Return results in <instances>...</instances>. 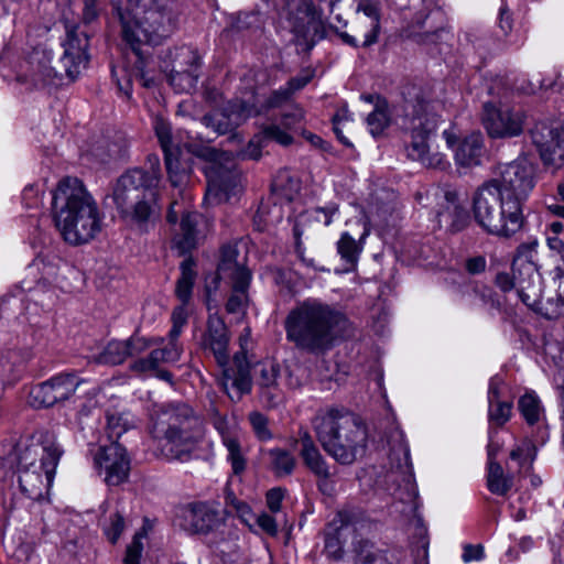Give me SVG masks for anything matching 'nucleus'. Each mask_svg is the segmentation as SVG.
Wrapping results in <instances>:
<instances>
[{
  "label": "nucleus",
  "instance_id": "obj_21",
  "mask_svg": "<svg viewBox=\"0 0 564 564\" xmlns=\"http://www.w3.org/2000/svg\"><path fill=\"white\" fill-rule=\"evenodd\" d=\"M200 57L198 53L188 47L176 51L174 65L169 76L171 86L177 93H191L198 82Z\"/></svg>",
  "mask_w": 564,
  "mask_h": 564
},
{
  "label": "nucleus",
  "instance_id": "obj_64",
  "mask_svg": "<svg viewBox=\"0 0 564 564\" xmlns=\"http://www.w3.org/2000/svg\"><path fill=\"white\" fill-rule=\"evenodd\" d=\"M284 498V491L281 488H272L267 492V505L272 512H278L281 509V503Z\"/></svg>",
  "mask_w": 564,
  "mask_h": 564
},
{
  "label": "nucleus",
  "instance_id": "obj_5",
  "mask_svg": "<svg viewBox=\"0 0 564 564\" xmlns=\"http://www.w3.org/2000/svg\"><path fill=\"white\" fill-rule=\"evenodd\" d=\"M313 427L323 449L340 465H351L366 453L368 432L359 416L329 409L316 415Z\"/></svg>",
  "mask_w": 564,
  "mask_h": 564
},
{
  "label": "nucleus",
  "instance_id": "obj_61",
  "mask_svg": "<svg viewBox=\"0 0 564 564\" xmlns=\"http://www.w3.org/2000/svg\"><path fill=\"white\" fill-rule=\"evenodd\" d=\"M271 209L268 204L261 203L253 218V225L257 230H263L269 223L272 221L270 219Z\"/></svg>",
  "mask_w": 564,
  "mask_h": 564
},
{
  "label": "nucleus",
  "instance_id": "obj_55",
  "mask_svg": "<svg viewBox=\"0 0 564 564\" xmlns=\"http://www.w3.org/2000/svg\"><path fill=\"white\" fill-rule=\"evenodd\" d=\"M262 140H273L276 143L288 147L293 143V137L286 131L282 130L276 124H270L263 128L260 135Z\"/></svg>",
  "mask_w": 564,
  "mask_h": 564
},
{
  "label": "nucleus",
  "instance_id": "obj_34",
  "mask_svg": "<svg viewBox=\"0 0 564 564\" xmlns=\"http://www.w3.org/2000/svg\"><path fill=\"white\" fill-rule=\"evenodd\" d=\"M438 223L445 221L452 227L459 229L460 224L466 220L467 214L459 203V195L455 189L444 192V205L436 214Z\"/></svg>",
  "mask_w": 564,
  "mask_h": 564
},
{
  "label": "nucleus",
  "instance_id": "obj_60",
  "mask_svg": "<svg viewBox=\"0 0 564 564\" xmlns=\"http://www.w3.org/2000/svg\"><path fill=\"white\" fill-rule=\"evenodd\" d=\"M304 119V110L299 106H292L290 110L283 112L282 122L286 128H293Z\"/></svg>",
  "mask_w": 564,
  "mask_h": 564
},
{
  "label": "nucleus",
  "instance_id": "obj_26",
  "mask_svg": "<svg viewBox=\"0 0 564 564\" xmlns=\"http://www.w3.org/2000/svg\"><path fill=\"white\" fill-rule=\"evenodd\" d=\"M297 443L300 445V457L305 467L316 477L329 479L330 471L328 464L308 431H300Z\"/></svg>",
  "mask_w": 564,
  "mask_h": 564
},
{
  "label": "nucleus",
  "instance_id": "obj_22",
  "mask_svg": "<svg viewBox=\"0 0 564 564\" xmlns=\"http://www.w3.org/2000/svg\"><path fill=\"white\" fill-rule=\"evenodd\" d=\"M163 341V338L148 340L139 336H132L127 340H111L95 357V361L100 365L117 366L128 357L140 355L153 344H162Z\"/></svg>",
  "mask_w": 564,
  "mask_h": 564
},
{
  "label": "nucleus",
  "instance_id": "obj_41",
  "mask_svg": "<svg viewBox=\"0 0 564 564\" xmlns=\"http://www.w3.org/2000/svg\"><path fill=\"white\" fill-rule=\"evenodd\" d=\"M238 117L239 115L235 112L227 115L225 111L216 110L205 115L202 122L217 134H225L238 124Z\"/></svg>",
  "mask_w": 564,
  "mask_h": 564
},
{
  "label": "nucleus",
  "instance_id": "obj_19",
  "mask_svg": "<svg viewBox=\"0 0 564 564\" xmlns=\"http://www.w3.org/2000/svg\"><path fill=\"white\" fill-rule=\"evenodd\" d=\"M530 134L543 163L554 170L564 169V127L539 122Z\"/></svg>",
  "mask_w": 564,
  "mask_h": 564
},
{
  "label": "nucleus",
  "instance_id": "obj_31",
  "mask_svg": "<svg viewBox=\"0 0 564 564\" xmlns=\"http://www.w3.org/2000/svg\"><path fill=\"white\" fill-rule=\"evenodd\" d=\"M357 12H362L366 17L365 21L358 23L356 33L362 34L364 46H370L378 40L379 33V11L377 4L372 0H355Z\"/></svg>",
  "mask_w": 564,
  "mask_h": 564
},
{
  "label": "nucleus",
  "instance_id": "obj_16",
  "mask_svg": "<svg viewBox=\"0 0 564 564\" xmlns=\"http://www.w3.org/2000/svg\"><path fill=\"white\" fill-rule=\"evenodd\" d=\"M207 188L205 202L209 205H219L231 202L242 193L240 177L236 170L210 163L205 169Z\"/></svg>",
  "mask_w": 564,
  "mask_h": 564
},
{
  "label": "nucleus",
  "instance_id": "obj_43",
  "mask_svg": "<svg viewBox=\"0 0 564 564\" xmlns=\"http://www.w3.org/2000/svg\"><path fill=\"white\" fill-rule=\"evenodd\" d=\"M166 172L172 186L181 188L187 182V171L178 159V150L164 154Z\"/></svg>",
  "mask_w": 564,
  "mask_h": 564
},
{
  "label": "nucleus",
  "instance_id": "obj_20",
  "mask_svg": "<svg viewBox=\"0 0 564 564\" xmlns=\"http://www.w3.org/2000/svg\"><path fill=\"white\" fill-rule=\"evenodd\" d=\"M95 467L105 474V482L108 486L123 484L130 473V458L126 448L117 441H111L99 449L94 458Z\"/></svg>",
  "mask_w": 564,
  "mask_h": 564
},
{
  "label": "nucleus",
  "instance_id": "obj_58",
  "mask_svg": "<svg viewBox=\"0 0 564 564\" xmlns=\"http://www.w3.org/2000/svg\"><path fill=\"white\" fill-rule=\"evenodd\" d=\"M252 429L260 441H267L272 437V433L268 427V419L261 413H253L249 416Z\"/></svg>",
  "mask_w": 564,
  "mask_h": 564
},
{
  "label": "nucleus",
  "instance_id": "obj_3",
  "mask_svg": "<svg viewBox=\"0 0 564 564\" xmlns=\"http://www.w3.org/2000/svg\"><path fill=\"white\" fill-rule=\"evenodd\" d=\"M347 327L348 319L341 312L316 300L304 301L285 319L288 339L313 354L330 349Z\"/></svg>",
  "mask_w": 564,
  "mask_h": 564
},
{
  "label": "nucleus",
  "instance_id": "obj_23",
  "mask_svg": "<svg viewBox=\"0 0 564 564\" xmlns=\"http://www.w3.org/2000/svg\"><path fill=\"white\" fill-rule=\"evenodd\" d=\"M221 512L205 502H196L186 506L182 510V528L191 533L206 534L220 527Z\"/></svg>",
  "mask_w": 564,
  "mask_h": 564
},
{
  "label": "nucleus",
  "instance_id": "obj_38",
  "mask_svg": "<svg viewBox=\"0 0 564 564\" xmlns=\"http://www.w3.org/2000/svg\"><path fill=\"white\" fill-rule=\"evenodd\" d=\"M513 487V475L506 474L498 462L488 464L487 488L497 496H506Z\"/></svg>",
  "mask_w": 564,
  "mask_h": 564
},
{
  "label": "nucleus",
  "instance_id": "obj_42",
  "mask_svg": "<svg viewBox=\"0 0 564 564\" xmlns=\"http://www.w3.org/2000/svg\"><path fill=\"white\" fill-rule=\"evenodd\" d=\"M489 420L497 426H502L511 415V403L499 399L498 389L490 387L489 394Z\"/></svg>",
  "mask_w": 564,
  "mask_h": 564
},
{
  "label": "nucleus",
  "instance_id": "obj_48",
  "mask_svg": "<svg viewBox=\"0 0 564 564\" xmlns=\"http://www.w3.org/2000/svg\"><path fill=\"white\" fill-rule=\"evenodd\" d=\"M273 468L278 475H290L295 467V458L283 449L270 452Z\"/></svg>",
  "mask_w": 564,
  "mask_h": 564
},
{
  "label": "nucleus",
  "instance_id": "obj_2",
  "mask_svg": "<svg viewBox=\"0 0 564 564\" xmlns=\"http://www.w3.org/2000/svg\"><path fill=\"white\" fill-rule=\"evenodd\" d=\"M401 95L400 126L410 138L405 145L406 156L429 169H447L449 162L446 156L440 152H431L429 145V139L436 132L441 121L436 105L430 100L426 90L415 84L404 85Z\"/></svg>",
  "mask_w": 564,
  "mask_h": 564
},
{
  "label": "nucleus",
  "instance_id": "obj_28",
  "mask_svg": "<svg viewBox=\"0 0 564 564\" xmlns=\"http://www.w3.org/2000/svg\"><path fill=\"white\" fill-rule=\"evenodd\" d=\"M336 212L337 207H317L306 212L302 216L301 220L295 224L293 228V234L295 237V251L299 258L303 261V263H305V265L316 269L314 259H307L304 256V249L302 246L301 237L304 234L305 227L312 221H316L318 224H322L323 226H329L333 216Z\"/></svg>",
  "mask_w": 564,
  "mask_h": 564
},
{
  "label": "nucleus",
  "instance_id": "obj_9",
  "mask_svg": "<svg viewBox=\"0 0 564 564\" xmlns=\"http://www.w3.org/2000/svg\"><path fill=\"white\" fill-rule=\"evenodd\" d=\"M63 454L61 446L46 440L43 446H29L18 453V481L21 491L32 500L43 497L51 486Z\"/></svg>",
  "mask_w": 564,
  "mask_h": 564
},
{
  "label": "nucleus",
  "instance_id": "obj_8",
  "mask_svg": "<svg viewBox=\"0 0 564 564\" xmlns=\"http://www.w3.org/2000/svg\"><path fill=\"white\" fill-rule=\"evenodd\" d=\"M473 215L487 235L502 239L513 237L525 223L523 204L518 198L501 194L495 183H482L475 191Z\"/></svg>",
  "mask_w": 564,
  "mask_h": 564
},
{
  "label": "nucleus",
  "instance_id": "obj_25",
  "mask_svg": "<svg viewBox=\"0 0 564 564\" xmlns=\"http://www.w3.org/2000/svg\"><path fill=\"white\" fill-rule=\"evenodd\" d=\"M224 389L232 401L242 399L247 391V352L241 350L234 356L232 366L224 369Z\"/></svg>",
  "mask_w": 564,
  "mask_h": 564
},
{
  "label": "nucleus",
  "instance_id": "obj_39",
  "mask_svg": "<svg viewBox=\"0 0 564 564\" xmlns=\"http://www.w3.org/2000/svg\"><path fill=\"white\" fill-rule=\"evenodd\" d=\"M468 304L473 308L484 310L488 313L499 311L501 307L497 294L490 288L477 283L468 293Z\"/></svg>",
  "mask_w": 564,
  "mask_h": 564
},
{
  "label": "nucleus",
  "instance_id": "obj_32",
  "mask_svg": "<svg viewBox=\"0 0 564 564\" xmlns=\"http://www.w3.org/2000/svg\"><path fill=\"white\" fill-rule=\"evenodd\" d=\"M61 259L54 254L37 256L28 268V276L36 280V286L45 289L58 274Z\"/></svg>",
  "mask_w": 564,
  "mask_h": 564
},
{
  "label": "nucleus",
  "instance_id": "obj_44",
  "mask_svg": "<svg viewBox=\"0 0 564 564\" xmlns=\"http://www.w3.org/2000/svg\"><path fill=\"white\" fill-rule=\"evenodd\" d=\"M337 251L347 264L355 267L362 251V245L357 242L348 232H343L337 242Z\"/></svg>",
  "mask_w": 564,
  "mask_h": 564
},
{
  "label": "nucleus",
  "instance_id": "obj_30",
  "mask_svg": "<svg viewBox=\"0 0 564 564\" xmlns=\"http://www.w3.org/2000/svg\"><path fill=\"white\" fill-rule=\"evenodd\" d=\"M485 154L484 137L480 132H471L462 139L454 150V159L458 166L474 167L481 164Z\"/></svg>",
  "mask_w": 564,
  "mask_h": 564
},
{
  "label": "nucleus",
  "instance_id": "obj_54",
  "mask_svg": "<svg viewBox=\"0 0 564 564\" xmlns=\"http://www.w3.org/2000/svg\"><path fill=\"white\" fill-rule=\"evenodd\" d=\"M292 96V94L290 93V90L288 89V87L285 86L284 88H280L278 90H274L271 93V95L263 101L262 104V108L261 109H258L256 108V106H253L252 108L249 107V115L254 111V113L259 115L261 113L263 110H268V109H271V108H278L280 107L282 104H284L285 101H288L290 99V97Z\"/></svg>",
  "mask_w": 564,
  "mask_h": 564
},
{
  "label": "nucleus",
  "instance_id": "obj_62",
  "mask_svg": "<svg viewBox=\"0 0 564 564\" xmlns=\"http://www.w3.org/2000/svg\"><path fill=\"white\" fill-rule=\"evenodd\" d=\"M487 261L484 256H475L466 259L465 269L469 274H480L486 270Z\"/></svg>",
  "mask_w": 564,
  "mask_h": 564
},
{
  "label": "nucleus",
  "instance_id": "obj_27",
  "mask_svg": "<svg viewBox=\"0 0 564 564\" xmlns=\"http://www.w3.org/2000/svg\"><path fill=\"white\" fill-rule=\"evenodd\" d=\"M279 365L267 360L256 364L249 369V380H253L262 390L270 405L278 403L280 393L278 390Z\"/></svg>",
  "mask_w": 564,
  "mask_h": 564
},
{
  "label": "nucleus",
  "instance_id": "obj_17",
  "mask_svg": "<svg viewBox=\"0 0 564 564\" xmlns=\"http://www.w3.org/2000/svg\"><path fill=\"white\" fill-rule=\"evenodd\" d=\"M66 37L63 42V55L58 64L69 80H75L89 62L87 53L89 46L88 35L79 31L78 25L65 23Z\"/></svg>",
  "mask_w": 564,
  "mask_h": 564
},
{
  "label": "nucleus",
  "instance_id": "obj_6",
  "mask_svg": "<svg viewBox=\"0 0 564 564\" xmlns=\"http://www.w3.org/2000/svg\"><path fill=\"white\" fill-rule=\"evenodd\" d=\"M152 434L162 442L164 458L185 463L192 459L203 437V421L185 403L167 404L156 413Z\"/></svg>",
  "mask_w": 564,
  "mask_h": 564
},
{
  "label": "nucleus",
  "instance_id": "obj_11",
  "mask_svg": "<svg viewBox=\"0 0 564 564\" xmlns=\"http://www.w3.org/2000/svg\"><path fill=\"white\" fill-rule=\"evenodd\" d=\"M213 424L223 437L232 468V474L228 478L225 489L226 512L237 516L242 523H247L246 492L242 479L246 465L240 444L232 431L234 425L230 424L226 416L216 413L213 416Z\"/></svg>",
  "mask_w": 564,
  "mask_h": 564
},
{
  "label": "nucleus",
  "instance_id": "obj_36",
  "mask_svg": "<svg viewBox=\"0 0 564 564\" xmlns=\"http://www.w3.org/2000/svg\"><path fill=\"white\" fill-rule=\"evenodd\" d=\"M180 269L181 276L176 282L175 294L181 303L188 304L192 299L193 288L197 276L195 271V261L193 258L187 257L182 261Z\"/></svg>",
  "mask_w": 564,
  "mask_h": 564
},
{
  "label": "nucleus",
  "instance_id": "obj_63",
  "mask_svg": "<svg viewBox=\"0 0 564 564\" xmlns=\"http://www.w3.org/2000/svg\"><path fill=\"white\" fill-rule=\"evenodd\" d=\"M83 3V21L90 23L97 19L99 14L98 0H80Z\"/></svg>",
  "mask_w": 564,
  "mask_h": 564
},
{
  "label": "nucleus",
  "instance_id": "obj_1",
  "mask_svg": "<svg viewBox=\"0 0 564 564\" xmlns=\"http://www.w3.org/2000/svg\"><path fill=\"white\" fill-rule=\"evenodd\" d=\"M52 209L55 226L69 245L87 243L101 231L102 214L77 177L59 181L53 193Z\"/></svg>",
  "mask_w": 564,
  "mask_h": 564
},
{
  "label": "nucleus",
  "instance_id": "obj_10",
  "mask_svg": "<svg viewBox=\"0 0 564 564\" xmlns=\"http://www.w3.org/2000/svg\"><path fill=\"white\" fill-rule=\"evenodd\" d=\"M220 280L231 288V294L226 304L227 312L243 314L247 302V252L241 256L237 242L225 245L220 249L217 272L210 279H206L207 292L217 291Z\"/></svg>",
  "mask_w": 564,
  "mask_h": 564
},
{
  "label": "nucleus",
  "instance_id": "obj_57",
  "mask_svg": "<svg viewBox=\"0 0 564 564\" xmlns=\"http://www.w3.org/2000/svg\"><path fill=\"white\" fill-rule=\"evenodd\" d=\"M187 304L181 303V305L176 306L172 312V322L173 326L169 333L170 338H178L183 326L187 322Z\"/></svg>",
  "mask_w": 564,
  "mask_h": 564
},
{
  "label": "nucleus",
  "instance_id": "obj_35",
  "mask_svg": "<svg viewBox=\"0 0 564 564\" xmlns=\"http://www.w3.org/2000/svg\"><path fill=\"white\" fill-rule=\"evenodd\" d=\"M301 191V181L290 170L282 169L274 176L271 192L281 200L292 202Z\"/></svg>",
  "mask_w": 564,
  "mask_h": 564
},
{
  "label": "nucleus",
  "instance_id": "obj_46",
  "mask_svg": "<svg viewBox=\"0 0 564 564\" xmlns=\"http://www.w3.org/2000/svg\"><path fill=\"white\" fill-rule=\"evenodd\" d=\"M518 408L528 424L533 425L540 420L542 409L536 395L525 393L519 399Z\"/></svg>",
  "mask_w": 564,
  "mask_h": 564
},
{
  "label": "nucleus",
  "instance_id": "obj_51",
  "mask_svg": "<svg viewBox=\"0 0 564 564\" xmlns=\"http://www.w3.org/2000/svg\"><path fill=\"white\" fill-rule=\"evenodd\" d=\"M126 528V521L119 512L111 513L104 523V533L108 541L115 544Z\"/></svg>",
  "mask_w": 564,
  "mask_h": 564
},
{
  "label": "nucleus",
  "instance_id": "obj_24",
  "mask_svg": "<svg viewBox=\"0 0 564 564\" xmlns=\"http://www.w3.org/2000/svg\"><path fill=\"white\" fill-rule=\"evenodd\" d=\"M352 513L338 511L324 529V552L328 557L339 560L344 553L343 531L351 523Z\"/></svg>",
  "mask_w": 564,
  "mask_h": 564
},
{
  "label": "nucleus",
  "instance_id": "obj_29",
  "mask_svg": "<svg viewBox=\"0 0 564 564\" xmlns=\"http://www.w3.org/2000/svg\"><path fill=\"white\" fill-rule=\"evenodd\" d=\"M205 348H208L215 356L218 365L225 367L228 362V335L224 321L216 315L209 316L207 330L204 336Z\"/></svg>",
  "mask_w": 564,
  "mask_h": 564
},
{
  "label": "nucleus",
  "instance_id": "obj_40",
  "mask_svg": "<svg viewBox=\"0 0 564 564\" xmlns=\"http://www.w3.org/2000/svg\"><path fill=\"white\" fill-rule=\"evenodd\" d=\"M511 460L519 465V474L529 473L533 468V463L536 457V447L529 440H522L519 444L514 445L509 455Z\"/></svg>",
  "mask_w": 564,
  "mask_h": 564
},
{
  "label": "nucleus",
  "instance_id": "obj_4",
  "mask_svg": "<svg viewBox=\"0 0 564 564\" xmlns=\"http://www.w3.org/2000/svg\"><path fill=\"white\" fill-rule=\"evenodd\" d=\"M172 0H128L124 10H119L122 39L142 62L147 45H158L169 37L176 26Z\"/></svg>",
  "mask_w": 564,
  "mask_h": 564
},
{
  "label": "nucleus",
  "instance_id": "obj_33",
  "mask_svg": "<svg viewBox=\"0 0 564 564\" xmlns=\"http://www.w3.org/2000/svg\"><path fill=\"white\" fill-rule=\"evenodd\" d=\"M32 65L33 67L30 74V80L35 87L56 85V80H61L65 75L59 64L57 66H51V59L44 53H42L41 56L36 53L32 57Z\"/></svg>",
  "mask_w": 564,
  "mask_h": 564
},
{
  "label": "nucleus",
  "instance_id": "obj_45",
  "mask_svg": "<svg viewBox=\"0 0 564 564\" xmlns=\"http://www.w3.org/2000/svg\"><path fill=\"white\" fill-rule=\"evenodd\" d=\"M131 426H133V421L129 413H107V430L110 440H118Z\"/></svg>",
  "mask_w": 564,
  "mask_h": 564
},
{
  "label": "nucleus",
  "instance_id": "obj_52",
  "mask_svg": "<svg viewBox=\"0 0 564 564\" xmlns=\"http://www.w3.org/2000/svg\"><path fill=\"white\" fill-rule=\"evenodd\" d=\"M356 558L360 564H375L381 558V553L368 540H361L355 546Z\"/></svg>",
  "mask_w": 564,
  "mask_h": 564
},
{
  "label": "nucleus",
  "instance_id": "obj_37",
  "mask_svg": "<svg viewBox=\"0 0 564 564\" xmlns=\"http://www.w3.org/2000/svg\"><path fill=\"white\" fill-rule=\"evenodd\" d=\"M368 101L375 100V109L367 117V124L373 137L380 135L390 123L388 101L380 96H368Z\"/></svg>",
  "mask_w": 564,
  "mask_h": 564
},
{
  "label": "nucleus",
  "instance_id": "obj_12",
  "mask_svg": "<svg viewBox=\"0 0 564 564\" xmlns=\"http://www.w3.org/2000/svg\"><path fill=\"white\" fill-rule=\"evenodd\" d=\"M279 14L294 34L295 44L311 51L316 43L322 18L313 0H285Z\"/></svg>",
  "mask_w": 564,
  "mask_h": 564
},
{
  "label": "nucleus",
  "instance_id": "obj_13",
  "mask_svg": "<svg viewBox=\"0 0 564 564\" xmlns=\"http://www.w3.org/2000/svg\"><path fill=\"white\" fill-rule=\"evenodd\" d=\"M178 194L181 199L172 200L166 219L170 224L177 225V228L174 229L173 243L181 253H186L197 245L199 215L191 209V198L185 192L180 189Z\"/></svg>",
  "mask_w": 564,
  "mask_h": 564
},
{
  "label": "nucleus",
  "instance_id": "obj_49",
  "mask_svg": "<svg viewBox=\"0 0 564 564\" xmlns=\"http://www.w3.org/2000/svg\"><path fill=\"white\" fill-rule=\"evenodd\" d=\"M161 364H165V361H163L162 352L158 348L153 349L148 357L133 361L130 365V369L134 372L143 373L158 370Z\"/></svg>",
  "mask_w": 564,
  "mask_h": 564
},
{
  "label": "nucleus",
  "instance_id": "obj_18",
  "mask_svg": "<svg viewBox=\"0 0 564 564\" xmlns=\"http://www.w3.org/2000/svg\"><path fill=\"white\" fill-rule=\"evenodd\" d=\"M486 183H495L501 194L518 198L523 204L534 187V171L527 162H511L501 166L499 177Z\"/></svg>",
  "mask_w": 564,
  "mask_h": 564
},
{
  "label": "nucleus",
  "instance_id": "obj_56",
  "mask_svg": "<svg viewBox=\"0 0 564 564\" xmlns=\"http://www.w3.org/2000/svg\"><path fill=\"white\" fill-rule=\"evenodd\" d=\"M142 533H135L131 543L127 546L123 564H141L143 544L141 542Z\"/></svg>",
  "mask_w": 564,
  "mask_h": 564
},
{
  "label": "nucleus",
  "instance_id": "obj_47",
  "mask_svg": "<svg viewBox=\"0 0 564 564\" xmlns=\"http://www.w3.org/2000/svg\"><path fill=\"white\" fill-rule=\"evenodd\" d=\"M517 292L522 301L529 307H533L538 303L540 295V288L535 284L534 276L528 272V279H522L517 282Z\"/></svg>",
  "mask_w": 564,
  "mask_h": 564
},
{
  "label": "nucleus",
  "instance_id": "obj_50",
  "mask_svg": "<svg viewBox=\"0 0 564 564\" xmlns=\"http://www.w3.org/2000/svg\"><path fill=\"white\" fill-rule=\"evenodd\" d=\"M153 127L164 154L178 150L172 143L171 126L166 120L156 117Z\"/></svg>",
  "mask_w": 564,
  "mask_h": 564
},
{
  "label": "nucleus",
  "instance_id": "obj_14",
  "mask_svg": "<svg viewBox=\"0 0 564 564\" xmlns=\"http://www.w3.org/2000/svg\"><path fill=\"white\" fill-rule=\"evenodd\" d=\"M85 384L87 381L75 373H58L31 390V403L37 408L53 406L69 400Z\"/></svg>",
  "mask_w": 564,
  "mask_h": 564
},
{
  "label": "nucleus",
  "instance_id": "obj_59",
  "mask_svg": "<svg viewBox=\"0 0 564 564\" xmlns=\"http://www.w3.org/2000/svg\"><path fill=\"white\" fill-rule=\"evenodd\" d=\"M163 356V361L167 362H176L180 360L182 355V347L177 343V338H170L169 344L164 348H159Z\"/></svg>",
  "mask_w": 564,
  "mask_h": 564
},
{
  "label": "nucleus",
  "instance_id": "obj_7",
  "mask_svg": "<svg viewBox=\"0 0 564 564\" xmlns=\"http://www.w3.org/2000/svg\"><path fill=\"white\" fill-rule=\"evenodd\" d=\"M149 164V171L133 169L121 175L112 189V199L120 215L141 228H147L156 215L151 200L161 180L159 158L150 155Z\"/></svg>",
  "mask_w": 564,
  "mask_h": 564
},
{
  "label": "nucleus",
  "instance_id": "obj_53",
  "mask_svg": "<svg viewBox=\"0 0 564 564\" xmlns=\"http://www.w3.org/2000/svg\"><path fill=\"white\" fill-rule=\"evenodd\" d=\"M538 241H529L521 243L517 250L512 262V270L516 271V265L519 260H524L527 262L525 270L532 271V264L534 262V256L536 253Z\"/></svg>",
  "mask_w": 564,
  "mask_h": 564
},
{
  "label": "nucleus",
  "instance_id": "obj_15",
  "mask_svg": "<svg viewBox=\"0 0 564 564\" xmlns=\"http://www.w3.org/2000/svg\"><path fill=\"white\" fill-rule=\"evenodd\" d=\"M481 120L490 138H514L523 132L527 113L521 109L498 108L487 102L484 105Z\"/></svg>",
  "mask_w": 564,
  "mask_h": 564
}]
</instances>
